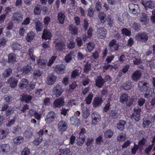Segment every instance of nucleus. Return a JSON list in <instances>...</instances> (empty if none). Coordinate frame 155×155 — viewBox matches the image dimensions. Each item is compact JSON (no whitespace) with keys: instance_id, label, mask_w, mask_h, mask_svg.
<instances>
[{"instance_id":"nucleus-28","label":"nucleus","mask_w":155,"mask_h":155,"mask_svg":"<svg viewBox=\"0 0 155 155\" xmlns=\"http://www.w3.org/2000/svg\"><path fill=\"white\" fill-rule=\"evenodd\" d=\"M24 140V137L21 136H18L14 139V143L16 145H19L23 142Z\"/></svg>"},{"instance_id":"nucleus-36","label":"nucleus","mask_w":155,"mask_h":155,"mask_svg":"<svg viewBox=\"0 0 155 155\" xmlns=\"http://www.w3.org/2000/svg\"><path fill=\"white\" fill-rule=\"evenodd\" d=\"M8 62L10 63H13L16 60V56L14 54H10L8 56Z\"/></svg>"},{"instance_id":"nucleus-58","label":"nucleus","mask_w":155,"mask_h":155,"mask_svg":"<svg viewBox=\"0 0 155 155\" xmlns=\"http://www.w3.org/2000/svg\"><path fill=\"white\" fill-rule=\"evenodd\" d=\"M56 56H52L49 60L48 63H47V65L48 66H51L53 63L54 61H55Z\"/></svg>"},{"instance_id":"nucleus-33","label":"nucleus","mask_w":155,"mask_h":155,"mask_svg":"<svg viewBox=\"0 0 155 155\" xmlns=\"http://www.w3.org/2000/svg\"><path fill=\"white\" fill-rule=\"evenodd\" d=\"M126 124V122L124 120H120L117 124V128L119 130H123L124 129V125Z\"/></svg>"},{"instance_id":"nucleus-27","label":"nucleus","mask_w":155,"mask_h":155,"mask_svg":"<svg viewBox=\"0 0 155 155\" xmlns=\"http://www.w3.org/2000/svg\"><path fill=\"white\" fill-rule=\"evenodd\" d=\"M51 37V33L47 30L44 29L42 36L43 39L45 40L50 39Z\"/></svg>"},{"instance_id":"nucleus-3","label":"nucleus","mask_w":155,"mask_h":155,"mask_svg":"<svg viewBox=\"0 0 155 155\" xmlns=\"http://www.w3.org/2000/svg\"><path fill=\"white\" fill-rule=\"evenodd\" d=\"M63 91L64 90L62 89L61 86L59 84L54 86L52 90L53 94L57 97L60 96Z\"/></svg>"},{"instance_id":"nucleus-46","label":"nucleus","mask_w":155,"mask_h":155,"mask_svg":"<svg viewBox=\"0 0 155 155\" xmlns=\"http://www.w3.org/2000/svg\"><path fill=\"white\" fill-rule=\"evenodd\" d=\"M11 47L14 50H19L21 48V45L19 43H15L13 44Z\"/></svg>"},{"instance_id":"nucleus-54","label":"nucleus","mask_w":155,"mask_h":155,"mask_svg":"<svg viewBox=\"0 0 155 155\" xmlns=\"http://www.w3.org/2000/svg\"><path fill=\"white\" fill-rule=\"evenodd\" d=\"M121 31L123 35L127 36H130V31L126 28L122 29Z\"/></svg>"},{"instance_id":"nucleus-64","label":"nucleus","mask_w":155,"mask_h":155,"mask_svg":"<svg viewBox=\"0 0 155 155\" xmlns=\"http://www.w3.org/2000/svg\"><path fill=\"white\" fill-rule=\"evenodd\" d=\"M95 8L96 10L98 12L101 10L102 8L101 2H97L95 5Z\"/></svg>"},{"instance_id":"nucleus-13","label":"nucleus","mask_w":155,"mask_h":155,"mask_svg":"<svg viewBox=\"0 0 155 155\" xmlns=\"http://www.w3.org/2000/svg\"><path fill=\"white\" fill-rule=\"evenodd\" d=\"M64 98L61 97L56 99L54 102L53 106L54 107H60L64 105Z\"/></svg>"},{"instance_id":"nucleus-17","label":"nucleus","mask_w":155,"mask_h":155,"mask_svg":"<svg viewBox=\"0 0 155 155\" xmlns=\"http://www.w3.org/2000/svg\"><path fill=\"white\" fill-rule=\"evenodd\" d=\"M57 79L56 76L52 74H50L48 76L47 80V84L51 85L54 83Z\"/></svg>"},{"instance_id":"nucleus-25","label":"nucleus","mask_w":155,"mask_h":155,"mask_svg":"<svg viewBox=\"0 0 155 155\" xmlns=\"http://www.w3.org/2000/svg\"><path fill=\"white\" fill-rule=\"evenodd\" d=\"M107 15L105 13L103 12H99L98 17L100 21L102 23L104 24L106 21Z\"/></svg>"},{"instance_id":"nucleus-51","label":"nucleus","mask_w":155,"mask_h":155,"mask_svg":"<svg viewBox=\"0 0 155 155\" xmlns=\"http://www.w3.org/2000/svg\"><path fill=\"white\" fill-rule=\"evenodd\" d=\"M94 8L90 7L87 10V15L90 17H92L94 15Z\"/></svg>"},{"instance_id":"nucleus-12","label":"nucleus","mask_w":155,"mask_h":155,"mask_svg":"<svg viewBox=\"0 0 155 155\" xmlns=\"http://www.w3.org/2000/svg\"><path fill=\"white\" fill-rule=\"evenodd\" d=\"M56 49L60 51H63L65 48V45L62 41L56 42L55 45Z\"/></svg>"},{"instance_id":"nucleus-18","label":"nucleus","mask_w":155,"mask_h":155,"mask_svg":"<svg viewBox=\"0 0 155 155\" xmlns=\"http://www.w3.org/2000/svg\"><path fill=\"white\" fill-rule=\"evenodd\" d=\"M32 99L30 95L23 94L21 95L20 99L21 101H25L26 103L30 102Z\"/></svg>"},{"instance_id":"nucleus-9","label":"nucleus","mask_w":155,"mask_h":155,"mask_svg":"<svg viewBox=\"0 0 155 155\" xmlns=\"http://www.w3.org/2000/svg\"><path fill=\"white\" fill-rule=\"evenodd\" d=\"M97 37L103 39L105 38L107 34V30L104 28H97Z\"/></svg>"},{"instance_id":"nucleus-39","label":"nucleus","mask_w":155,"mask_h":155,"mask_svg":"<svg viewBox=\"0 0 155 155\" xmlns=\"http://www.w3.org/2000/svg\"><path fill=\"white\" fill-rule=\"evenodd\" d=\"M59 152L60 155H67L70 153V150L68 148H66L64 149H59Z\"/></svg>"},{"instance_id":"nucleus-20","label":"nucleus","mask_w":155,"mask_h":155,"mask_svg":"<svg viewBox=\"0 0 155 155\" xmlns=\"http://www.w3.org/2000/svg\"><path fill=\"white\" fill-rule=\"evenodd\" d=\"M96 85L100 88L101 87L105 81L100 76H97V79L95 80Z\"/></svg>"},{"instance_id":"nucleus-2","label":"nucleus","mask_w":155,"mask_h":155,"mask_svg":"<svg viewBox=\"0 0 155 155\" xmlns=\"http://www.w3.org/2000/svg\"><path fill=\"white\" fill-rule=\"evenodd\" d=\"M138 86L140 90L143 92L145 91H150L152 89L151 88L149 87V84L144 81H139L138 83Z\"/></svg>"},{"instance_id":"nucleus-26","label":"nucleus","mask_w":155,"mask_h":155,"mask_svg":"<svg viewBox=\"0 0 155 155\" xmlns=\"http://www.w3.org/2000/svg\"><path fill=\"white\" fill-rule=\"evenodd\" d=\"M29 82L28 81L25 79H22L19 84V87L21 89H23L24 88H26L28 85Z\"/></svg>"},{"instance_id":"nucleus-53","label":"nucleus","mask_w":155,"mask_h":155,"mask_svg":"<svg viewBox=\"0 0 155 155\" xmlns=\"http://www.w3.org/2000/svg\"><path fill=\"white\" fill-rule=\"evenodd\" d=\"M47 64V61L45 60H39V67L44 68Z\"/></svg>"},{"instance_id":"nucleus-48","label":"nucleus","mask_w":155,"mask_h":155,"mask_svg":"<svg viewBox=\"0 0 155 155\" xmlns=\"http://www.w3.org/2000/svg\"><path fill=\"white\" fill-rule=\"evenodd\" d=\"M12 73V69L9 68L6 69L3 74V77L7 78Z\"/></svg>"},{"instance_id":"nucleus-29","label":"nucleus","mask_w":155,"mask_h":155,"mask_svg":"<svg viewBox=\"0 0 155 155\" xmlns=\"http://www.w3.org/2000/svg\"><path fill=\"white\" fill-rule=\"evenodd\" d=\"M71 123L74 126H77L80 123L79 119L76 116H74L70 119Z\"/></svg>"},{"instance_id":"nucleus-22","label":"nucleus","mask_w":155,"mask_h":155,"mask_svg":"<svg viewBox=\"0 0 155 155\" xmlns=\"http://www.w3.org/2000/svg\"><path fill=\"white\" fill-rule=\"evenodd\" d=\"M55 117V114L54 112H50L47 115V120L49 123L51 122L54 121Z\"/></svg>"},{"instance_id":"nucleus-30","label":"nucleus","mask_w":155,"mask_h":155,"mask_svg":"<svg viewBox=\"0 0 155 155\" xmlns=\"http://www.w3.org/2000/svg\"><path fill=\"white\" fill-rule=\"evenodd\" d=\"M142 4L145 7H147L151 9L155 7L154 2L151 1H148L145 3L142 1Z\"/></svg>"},{"instance_id":"nucleus-47","label":"nucleus","mask_w":155,"mask_h":155,"mask_svg":"<svg viewBox=\"0 0 155 155\" xmlns=\"http://www.w3.org/2000/svg\"><path fill=\"white\" fill-rule=\"evenodd\" d=\"M132 85L130 82H126L123 85V87L126 90H129L132 87Z\"/></svg>"},{"instance_id":"nucleus-35","label":"nucleus","mask_w":155,"mask_h":155,"mask_svg":"<svg viewBox=\"0 0 155 155\" xmlns=\"http://www.w3.org/2000/svg\"><path fill=\"white\" fill-rule=\"evenodd\" d=\"M128 96L126 93L122 94L120 97V101L122 103L126 102L128 99Z\"/></svg>"},{"instance_id":"nucleus-45","label":"nucleus","mask_w":155,"mask_h":155,"mask_svg":"<svg viewBox=\"0 0 155 155\" xmlns=\"http://www.w3.org/2000/svg\"><path fill=\"white\" fill-rule=\"evenodd\" d=\"M146 139L145 138H143L140 140L138 142V146L139 147L140 150L142 149L143 146L144 145L146 142Z\"/></svg>"},{"instance_id":"nucleus-8","label":"nucleus","mask_w":155,"mask_h":155,"mask_svg":"<svg viewBox=\"0 0 155 155\" xmlns=\"http://www.w3.org/2000/svg\"><path fill=\"white\" fill-rule=\"evenodd\" d=\"M139 6L137 4L131 3L129 4V8L130 11L134 14L137 15L140 12Z\"/></svg>"},{"instance_id":"nucleus-55","label":"nucleus","mask_w":155,"mask_h":155,"mask_svg":"<svg viewBox=\"0 0 155 155\" xmlns=\"http://www.w3.org/2000/svg\"><path fill=\"white\" fill-rule=\"evenodd\" d=\"M21 131V128L18 126L14 127L12 130V132L15 134H19Z\"/></svg>"},{"instance_id":"nucleus-21","label":"nucleus","mask_w":155,"mask_h":155,"mask_svg":"<svg viewBox=\"0 0 155 155\" xmlns=\"http://www.w3.org/2000/svg\"><path fill=\"white\" fill-rule=\"evenodd\" d=\"M68 28L71 34L75 35L78 34V29L73 25H70L68 27Z\"/></svg>"},{"instance_id":"nucleus-57","label":"nucleus","mask_w":155,"mask_h":155,"mask_svg":"<svg viewBox=\"0 0 155 155\" xmlns=\"http://www.w3.org/2000/svg\"><path fill=\"white\" fill-rule=\"evenodd\" d=\"M72 53L71 52H70L65 57L64 60L67 63H68L71 59Z\"/></svg>"},{"instance_id":"nucleus-31","label":"nucleus","mask_w":155,"mask_h":155,"mask_svg":"<svg viewBox=\"0 0 155 155\" xmlns=\"http://www.w3.org/2000/svg\"><path fill=\"white\" fill-rule=\"evenodd\" d=\"M140 21L143 22V24L145 25L146 23L147 22L149 19L147 15L145 13H142L140 15Z\"/></svg>"},{"instance_id":"nucleus-5","label":"nucleus","mask_w":155,"mask_h":155,"mask_svg":"<svg viewBox=\"0 0 155 155\" xmlns=\"http://www.w3.org/2000/svg\"><path fill=\"white\" fill-rule=\"evenodd\" d=\"M142 72L139 70L135 71L131 76V78L132 81L137 82L140 78L142 76Z\"/></svg>"},{"instance_id":"nucleus-63","label":"nucleus","mask_w":155,"mask_h":155,"mask_svg":"<svg viewBox=\"0 0 155 155\" xmlns=\"http://www.w3.org/2000/svg\"><path fill=\"white\" fill-rule=\"evenodd\" d=\"M153 145L154 143H153L152 145H149L147 147H146L144 150L145 153L148 154L152 150Z\"/></svg>"},{"instance_id":"nucleus-60","label":"nucleus","mask_w":155,"mask_h":155,"mask_svg":"<svg viewBox=\"0 0 155 155\" xmlns=\"http://www.w3.org/2000/svg\"><path fill=\"white\" fill-rule=\"evenodd\" d=\"M154 91L153 89L152 88V89L150 91H145L146 93L144 95V97L145 98H148L151 96V93L153 91Z\"/></svg>"},{"instance_id":"nucleus-52","label":"nucleus","mask_w":155,"mask_h":155,"mask_svg":"<svg viewBox=\"0 0 155 155\" xmlns=\"http://www.w3.org/2000/svg\"><path fill=\"white\" fill-rule=\"evenodd\" d=\"M28 114L31 116L33 115H35V118L38 120H39V115L38 114L36 113L34 110H30L29 111Z\"/></svg>"},{"instance_id":"nucleus-14","label":"nucleus","mask_w":155,"mask_h":155,"mask_svg":"<svg viewBox=\"0 0 155 155\" xmlns=\"http://www.w3.org/2000/svg\"><path fill=\"white\" fill-rule=\"evenodd\" d=\"M10 146L8 144H2L1 146V153L3 154H6L10 150Z\"/></svg>"},{"instance_id":"nucleus-16","label":"nucleus","mask_w":155,"mask_h":155,"mask_svg":"<svg viewBox=\"0 0 155 155\" xmlns=\"http://www.w3.org/2000/svg\"><path fill=\"white\" fill-rule=\"evenodd\" d=\"M18 80L13 78H9L8 81V84H9L10 86L12 88H14L17 85Z\"/></svg>"},{"instance_id":"nucleus-15","label":"nucleus","mask_w":155,"mask_h":155,"mask_svg":"<svg viewBox=\"0 0 155 155\" xmlns=\"http://www.w3.org/2000/svg\"><path fill=\"white\" fill-rule=\"evenodd\" d=\"M65 18V16L64 12L61 11L58 13L57 19L60 24H64Z\"/></svg>"},{"instance_id":"nucleus-49","label":"nucleus","mask_w":155,"mask_h":155,"mask_svg":"<svg viewBox=\"0 0 155 155\" xmlns=\"http://www.w3.org/2000/svg\"><path fill=\"white\" fill-rule=\"evenodd\" d=\"M78 72V70L77 69L73 70L71 73V78H75L77 77L79 75Z\"/></svg>"},{"instance_id":"nucleus-19","label":"nucleus","mask_w":155,"mask_h":155,"mask_svg":"<svg viewBox=\"0 0 155 155\" xmlns=\"http://www.w3.org/2000/svg\"><path fill=\"white\" fill-rule=\"evenodd\" d=\"M13 20L16 21H21L22 20L23 16L19 12H15L13 14L12 16Z\"/></svg>"},{"instance_id":"nucleus-23","label":"nucleus","mask_w":155,"mask_h":155,"mask_svg":"<svg viewBox=\"0 0 155 155\" xmlns=\"http://www.w3.org/2000/svg\"><path fill=\"white\" fill-rule=\"evenodd\" d=\"M18 72H19V70H21L20 71L22 72L23 74L25 75L26 74H27L30 72L31 70V66H26L24 67L22 69L20 67H18L17 68Z\"/></svg>"},{"instance_id":"nucleus-24","label":"nucleus","mask_w":155,"mask_h":155,"mask_svg":"<svg viewBox=\"0 0 155 155\" xmlns=\"http://www.w3.org/2000/svg\"><path fill=\"white\" fill-rule=\"evenodd\" d=\"M65 69V66L63 64H58L56 65L54 68V71L58 74L62 72L64 73V70Z\"/></svg>"},{"instance_id":"nucleus-61","label":"nucleus","mask_w":155,"mask_h":155,"mask_svg":"<svg viewBox=\"0 0 155 155\" xmlns=\"http://www.w3.org/2000/svg\"><path fill=\"white\" fill-rule=\"evenodd\" d=\"M94 45L92 42H89L87 44V48L89 51H91L94 48Z\"/></svg>"},{"instance_id":"nucleus-50","label":"nucleus","mask_w":155,"mask_h":155,"mask_svg":"<svg viewBox=\"0 0 155 155\" xmlns=\"http://www.w3.org/2000/svg\"><path fill=\"white\" fill-rule=\"evenodd\" d=\"M131 27L137 31L140 30L141 28L140 25L136 23H134Z\"/></svg>"},{"instance_id":"nucleus-56","label":"nucleus","mask_w":155,"mask_h":155,"mask_svg":"<svg viewBox=\"0 0 155 155\" xmlns=\"http://www.w3.org/2000/svg\"><path fill=\"white\" fill-rule=\"evenodd\" d=\"M30 153V151L27 147H25L21 152V155H29Z\"/></svg>"},{"instance_id":"nucleus-1","label":"nucleus","mask_w":155,"mask_h":155,"mask_svg":"<svg viewBox=\"0 0 155 155\" xmlns=\"http://www.w3.org/2000/svg\"><path fill=\"white\" fill-rule=\"evenodd\" d=\"M149 37V34L145 32L139 33L136 35V39L142 43H146L148 40Z\"/></svg>"},{"instance_id":"nucleus-62","label":"nucleus","mask_w":155,"mask_h":155,"mask_svg":"<svg viewBox=\"0 0 155 155\" xmlns=\"http://www.w3.org/2000/svg\"><path fill=\"white\" fill-rule=\"evenodd\" d=\"M12 97L11 96H6L5 97V101L4 103L8 104L12 101Z\"/></svg>"},{"instance_id":"nucleus-43","label":"nucleus","mask_w":155,"mask_h":155,"mask_svg":"<svg viewBox=\"0 0 155 155\" xmlns=\"http://www.w3.org/2000/svg\"><path fill=\"white\" fill-rule=\"evenodd\" d=\"M126 138V134L124 133H121L117 136V140L118 141L122 142L124 141Z\"/></svg>"},{"instance_id":"nucleus-37","label":"nucleus","mask_w":155,"mask_h":155,"mask_svg":"<svg viewBox=\"0 0 155 155\" xmlns=\"http://www.w3.org/2000/svg\"><path fill=\"white\" fill-rule=\"evenodd\" d=\"M85 140L84 137H82L79 136V137L77 139V144L79 146H82L84 143Z\"/></svg>"},{"instance_id":"nucleus-10","label":"nucleus","mask_w":155,"mask_h":155,"mask_svg":"<svg viewBox=\"0 0 155 155\" xmlns=\"http://www.w3.org/2000/svg\"><path fill=\"white\" fill-rule=\"evenodd\" d=\"M103 102L102 98L99 97H96L94 98L93 101V106L95 107H98L101 106Z\"/></svg>"},{"instance_id":"nucleus-59","label":"nucleus","mask_w":155,"mask_h":155,"mask_svg":"<svg viewBox=\"0 0 155 155\" xmlns=\"http://www.w3.org/2000/svg\"><path fill=\"white\" fill-rule=\"evenodd\" d=\"M100 50H97L92 54V56L95 59L98 58L99 56V53L100 52Z\"/></svg>"},{"instance_id":"nucleus-40","label":"nucleus","mask_w":155,"mask_h":155,"mask_svg":"<svg viewBox=\"0 0 155 155\" xmlns=\"http://www.w3.org/2000/svg\"><path fill=\"white\" fill-rule=\"evenodd\" d=\"M94 141V137H90L87 138L86 141L85 142L86 145L88 147V146L91 145Z\"/></svg>"},{"instance_id":"nucleus-38","label":"nucleus","mask_w":155,"mask_h":155,"mask_svg":"<svg viewBox=\"0 0 155 155\" xmlns=\"http://www.w3.org/2000/svg\"><path fill=\"white\" fill-rule=\"evenodd\" d=\"M91 65L90 64L87 63L84 65V72L86 74H88L89 71L91 70Z\"/></svg>"},{"instance_id":"nucleus-7","label":"nucleus","mask_w":155,"mask_h":155,"mask_svg":"<svg viewBox=\"0 0 155 155\" xmlns=\"http://www.w3.org/2000/svg\"><path fill=\"white\" fill-rule=\"evenodd\" d=\"M92 119V124L94 125L97 124L101 120V116L97 112H94L91 114Z\"/></svg>"},{"instance_id":"nucleus-4","label":"nucleus","mask_w":155,"mask_h":155,"mask_svg":"<svg viewBox=\"0 0 155 155\" xmlns=\"http://www.w3.org/2000/svg\"><path fill=\"white\" fill-rule=\"evenodd\" d=\"M134 112L131 116V118L136 121H138L140 119V108H134Z\"/></svg>"},{"instance_id":"nucleus-6","label":"nucleus","mask_w":155,"mask_h":155,"mask_svg":"<svg viewBox=\"0 0 155 155\" xmlns=\"http://www.w3.org/2000/svg\"><path fill=\"white\" fill-rule=\"evenodd\" d=\"M119 44L115 39H113L109 44V49L111 51H117L119 48Z\"/></svg>"},{"instance_id":"nucleus-34","label":"nucleus","mask_w":155,"mask_h":155,"mask_svg":"<svg viewBox=\"0 0 155 155\" xmlns=\"http://www.w3.org/2000/svg\"><path fill=\"white\" fill-rule=\"evenodd\" d=\"M94 94L92 93H90L87 97L85 99V100L87 104H90L91 103Z\"/></svg>"},{"instance_id":"nucleus-44","label":"nucleus","mask_w":155,"mask_h":155,"mask_svg":"<svg viewBox=\"0 0 155 155\" xmlns=\"http://www.w3.org/2000/svg\"><path fill=\"white\" fill-rule=\"evenodd\" d=\"M8 134V132L4 130H0V139H2L5 138Z\"/></svg>"},{"instance_id":"nucleus-42","label":"nucleus","mask_w":155,"mask_h":155,"mask_svg":"<svg viewBox=\"0 0 155 155\" xmlns=\"http://www.w3.org/2000/svg\"><path fill=\"white\" fill-rule=\"evenodd\" d=\"M24 135L27 139L31 138L32 135V130L31 129L27 130L25 132Z\"/></svg>"},{"instance_id":"nucleus-32","label":"nucleus","mask_w":155,"mask_h":155,"mask_svg":"<svg viewBox=\"0 0 155 155\" xmlns=\"http://www.w3.org/2000/svg\"><path fill=\"white\" fill-rule=\"evenodd\" d=\"M35 36L34 33L32 31L29 32L26 37V39L28 42H31L33 40Z\"/></svg>"},{"instance_id":"nucleus-41","label":"nucleus","mask_w":155,"mask_h":155,"mask_svg":"<svg viewBox=\"0 0 155 155\" xmlns=\"http://www.w3.org/2000/svg\"><path fill=\"white\" fill-rule=\"evenodd\" d=\"M113 134V132L111 130H108L104 133V136L106 138H111Z\"/></svg>"},{"instance_id":"nucleus-11","label":"nucleus","mask_w":155,"mask_h":155,"mask_svg":"<svg viewBox=\"0 0 155 155\" xmlns=\"http://www.w3.org/2000/svg\"><path fill=\"white\" fill-rule=\"evenodd\" d=\"M67 127L68 124L67 123L63 120H61L58 124V129L59 131H64L67 129Z\"/></svg>"}]
</instances>
